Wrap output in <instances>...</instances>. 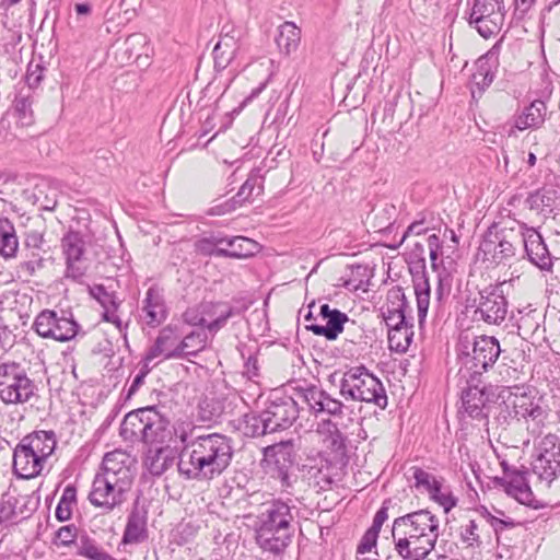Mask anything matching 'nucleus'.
<instances>
[{
	"mask_svg": "<svg viewBox=\"0 0 560 560\" xmlns=\"http://www.w3.org/2000/svg\"><path fill=\"white\" fill-rule=\"evenodd\" d=\"M178 438L183 448L177 468L179 475L186 479L210 481L222 475L231 465L234 454L231 438L210 433L189 440L186 431H182Z\"/></svg>",
	"mask_w": 560,
	"mask_h": 560,
	"instance_id": "f257e3e1",
	"label": "nucleus"
},
{
	"mask_svg": "<svg viewBox=\"0 0 560 560\" xmlns=\"http://www.w3.org/2000/svg\"><path fill=\"white\" fill-rule=\"evenodd\" d=\"M132 483L130 456L118 450L109 452L94 476L88 500L93 506L110 513L127 501Z\"/></svg>",
	"mask_w": 560,
	"mask_h": 560,
	"instance_id": "f03ea898",
	"label": "nucleus"
},
{
	"mask_svg": "<svg viewBox=\"0 0 560 560\" xmlns=\"http://www.w3.org/2000/svg\"><path fill=\"white\" fill-rule=\"evenodd\" d=\"M292 506L281 500L269 502L258 516L257 544L275 555L282 552L294 533Z\"/></svg>",
	"mask_w": 560,
	"mask_h": 560,
	"instance_id": "7ed1b4c3",
	"label": "nucleus"
},
{
	"mask_svg": "<svg viewBox=\"0 0 560 560\" xmlns=\"http://www.w3.org/2000/svg\"><path fill=\"white\" fill-rule=\"evenodd\" d=\"M521 244L522 226L520 221L493 222L482 234L478 255L489 266H506L516 258Z\"/></svg>",
	"mask_w": 560,
	"mask_h": 560,
	"instance_id": "20e7f679",
	"label": "nucleus"
},
{
	"mask_svg": "<svg viewBox=\"0 0 560 560\" xmlns=\"http://www.w3.org/2000/svg\"><path fill=\"white\" fill-rule=\"evenodd\" d=\"M57 445L54 431H34L25 435L13 450V472L20 479L39 476Z\"/></svg>",
	"mask_w": 560,
	"mask_h": 560,
	"instance_id": "39448f33",
	"label": "nucleus"
},
{
	"mask_svg": "<svg viewBox=\"0 0 560 560\" xmlns=\"http://www.w3.org/2000/svg\"><path fill=\"white\" fill-rule=\"evenodd\" d=\"M338 388L345 401L374 404L382 410L388 405L383 383L364 365L352 366L345 371L339 378Z\"/></svg>",
	"mask_w": 560,
	"mask_h": 560,
	"instance_id": "423d86ee",
	"label": "nucleus"
},
{
	"mask_svg": "<svg viewBox=\"0 0 560 560\" xmlns=\"http://www.w3.org/2000/svg\"><path fill=\"white\" fill-rule=\"evenodd\" d=\"M38 398V386L25 366L15 361L0 364V400L4 405H33Z\"/></svg>",
	"mask_w": 560,
	"mask_h": 560,
	"instance_id": "0eeeda50",
	"label": "nucleus"
},
{
	"mask_svg": "<svg viewBox=\"0 0 560 560\" xmlns=\"http://www.w3.org/2000/svg\"><path fill=\"white\" fill-rule=\"evenodd\" d=\"M504 282L489 283L482 288L477 287V294L467 298L466 310H472L474 320L487 325L500 326L509 313V301L503 292Z\"/></svg>",
	"mask_w": 560,
	"mask_h": 560,
	"instance_id": "6e6552de",
	"label": "nucleus"
},
{
	"mask_svg": "<svg viewBox=\"0 0 560 560\" xmlns=\"http://www.w3.org/2000/svg\"><path fill=\"white\" fill-rule=\"evenodd\" d=\"M294 440H283L262 448L264 462L271 472V477L279 480L282 488H291L296 481L294 466L296 464Z\"/></svg>",
	"mask_w": 560,
	"mask_h": 560,
	"instance_id": "1a4fd4ad",
	"label": "nucleus"
},
{
	"mask_svg": "<svg viewBox=\"0 0 560 560\" xmlns=\"http://www.w3.org/2000/svg\"><path fill=\"white\" fill-rule=\"evenodd\" d=\"M33 328L43 338L66 342L79 334L80 325L69 311L44 310L36 316Z\"/></svg>",
	"mask_w": 560,
	"mask_h": 560,
	"instance_id": "9d476101",
	"label": "nucleus"
},
{
	"mask_svg": "<svg viewBox=\"0 0 560 560\" xmlns=\"http://www.w3.org/2000/svg\"><path fill=\"white\" fill-rule=\"evenodd\" d=\"M466 382L467 387L462 393L463 409L471 419L488 425L491 407L495 402L492 387L479 376H468Z\"/></svg>",
	"mask_w": 560,
	"mask_h": 560,
	"instance_id": "9b49d317",
	"label": "nucleus"
},
{
	"mask_svg": "<svg viewBox=\"0 0 560 560\" xmlns=\"http://www.w3.org/2000/svg\"><path fill=\"white\" fill-rule=\"evenodd\" d=\"M532 470L540 480L551 483L560 475V435L547 434L535 447Z\"/></svg>",
	"mask_w": 560,
	"mask_h": 560,
	"instance_id": "f8f14e48",
	"label": "nucleus"
},
{
	"mask_svg": "<svg viewBox=\"0 0 560 560\" xmlns=\"http://www.w3.org/2000/svg\"><path fill=\"white\" fill-rule=\"evenodd\" d=\"M44 234L38 231L25 233L22 247H19L20 261L16 266V276L23 281H28L38 270L45 267L43 254Z\"/></svg>",
	"mask_w": 560,
	"mask_h": 560,
	"instance_id": "ddd939ff",
	"label": "nucleus"
},
{
	"mask_svg": "<svg viewBox=\"0 0 560 560\" xmlns=\"http://www.w3.org/2000/svg\"><path fill=\"white\" fill-rule=\"evenodd\" d=\"M61 249L66 260L65 277L80 281L90 267L85 255V241L81 233L70 231L61 238Z\"/></svg>",
	"mask_w": 560,
	"mask_h": 560,
	"instance_id": "4468645a",
	"label": "nucleus"
},
{
	"mask_svg": "<svg viewBox=\"0 0 560 560\" xmlns=\"http://www.w3.org/2000/svg\"><path fill=\"white\" fill-rule=\"evenodd\" d=\"M500 353V343L495 337L487 335L476 337L472 343V354L466 353L465 365L469 371V376L482 378L483 373L497 362Z\"/></svg>",
	"mask_w": 560,
	"mask_h": 560,
	"instance_id": "2eb2a0df",
	"label": "nucleus"
},
{
	"mask_svg": "<svg viewBox=\"0 0 560 560\" xmlns=\"http://www.w3.org/2000/svg\"><path fill=\"white\" fill-rule=\"evenodd\" d=\"M440 521L431 511L423 509L399 516L393 523V538L397 534H417L430 538H439Z\"/></svg>",
	"mask_w": 560,
	"mask_h": 560,
	"instance_id": "dca6fc26",
	"label": "nucleus"
},
{
	"mask_svg": "<svg viewBox=\"0 0 560 560\" xmlns=\"http://www.w3.org/2000/svg\"><path fill=\"white\" fill-rule=\"evenodd\" d=\"M244 35V30L234 23L226 22L222 25L219 40L212 51L215 70L221 71L228 68L241 48Z\"/></svg>",
	"mask_w": 560,
	"mask_h": 560,
	"instance_id": "f3484780",
	"label": "nucleus"
},
{
	"mask_svg": "<svg viewBox=\"0 0 560 560\" xmlns=\"http://www.w3.org/2000/svg\"><path fill=\"white\" fill-rule=\"evenodd\" d=\"M395 550L397 556H388L385 560H423L434 550L438 539L417 534H397Z\"/></svg>",
	"mask_w": 560,
	"mask_h": 560,
	"instance_id": "a211bd4d",
	"label": "nucleus"
},
{
	"mask_svg": "<svg viewBox=\"0 0 560 560\" xmlns=\"http://www.w3.org/2000/svg\"><path fill=\"white\" fill-rule=\"evenodd\" d=\"M273 431L290 428L299 417V407L294 398L288 395H273L265 409Z\"/></svg>",
	"mask_w": 560,
	"mask_h": 560,
	"instance_id": "6ab92c4d",
	"label": "nucleus"
},
{
	"mask_svg": "<svg viewBox=\"0 0 560 560\" xmlns=\"http://www.w3.org/2000/svg\"><path fill=\"white\" fill-rule=\"evenodd\" d=\"M522 244L528 260L541 270H549L552 260L541 234L534 228L521 222Z\"/></svg>",
	"mask_w": 560,
	"mask_h": 560,
	"instance_id": "aec40b11",
	"label": "nucleus"
},
{
	"mask_svg": "<svg viewBox=\"0 0 560 560\" xmlns=\"http://www.w3.org/2000/svg\"><path fill=\"white\" fill-rule=\"evenodd\" d=\"M528 470L522 468L513 469L512 474L508 477H494L493 482L504 489L505 493L514 498L521 504L534 506V494L526 478Z\"/></svg>",
	"mask_w": 560,
	"mask_h": 560,
	"instance_id": "412c9836",
	"label": "nucleus"
},
{
	"mask_svg": "<svg viewBox=\"0 0 560 560\" xmlns=\"http://www.w3.org/2000/svg\"><path fill=\"white\" fill-rule=\"evenodd\" d=\"M318 317L325 322V324L311 323L306 324V329L312 331L316 336H323L327 340H336L342 332L345 324L349 322V317L346 313L330 308L328 304H322L319 306Z\"/></svg>",
	"mask_w": 560,
	"mask_h": 560,
	"instance_id": "4be33fe9",
	"label": "nucleus"
},
{
	"mask_svg": "<svg viewBox=\"0 0 560 560\" xmlns=\"http://www.w3.org/2000/svg\"><path fill=\"white\" fill-rule=\"evenodd\" d=\"M298 395L314 415L324 412L329 416H341L343 413V402L316 386L301 388Z\"/></svg>",
	"mask_w": 560,
	"mask_h": 560,
	"instance_id": "5701e85b",
	"label": "nucleus"
},
{
	"mask_svg": "<svg viewBox=\"0 0 560 560\" xmlns=\"http://www.w3.org/2000/svg\"><path fill=\"white\" fill-rule=\"evenodd\" d=\"M246 311V306L238 307L228 302H203L201 312L206 316L207 330L214 336L220 331L228 320L234 316H240Z\"/></svg>",
	"mask_w": 560,
	"mask_h": 560,
	"instance_id": "b1692460",
	"label": "nucleus"
},
{
	"mask_svg": "<svg viewBox=\"0 0 560 560\" xmlns=\"http://www.w3.org/2000/svg\"><path fill=\"white\" fill-rule=\"evenodd\" d=\"M168 310L166 306L164 291L158 285L150 287L142 301L141 317L150 327H158L166 320Z\"/></svg>",
	"mask_w": 560,
	"mask_h": 560,
	"instance_id": "393cba45",
	"label": "nucleus"
},
{
	"mask_svg": "<svg viewBox=\"0 0 560 560\" xmlns=\"http://www.w3.org/2000/svg\"><path fill=\"white\" fill-rule=\"evenodd\" d=\"M408 302L401 287L396 285L387 291L386 303L382 308V315L387 327H396L409 322L406 315Z\"/></svg>",
	"mask_w": 560,
	"mask_h": 560,
	"instance_id": "a878e982",
	"label": "nucleus"
},
{
	"mask_svg": "<svg viewBox=\"0 0 560 560\" xmlns=\"http://www.w3.org/2000/svg\"><path fill=\"white\" fill-rule=\"evenodd\" d=\"M148 511L136 501L127 517L121 542L137 545L148 539Z\"/></svg>",
	"mask_w": 560,
	"mask_h": 560,
	"instance_id": "bb28decb",
	"label": "nucleus"
},
{
	"mask_svg": "<svg viewBox=\"0 0 560 560\" xmlns=\"http://www.w3.org/2000/svg\"><path fill=\"white\" fill-rule=\"evenodd\" d=\"M183 332L178 325L170 324L163 327L154 341V345L147 351L144 361L151 362L159 355H164V360H171L167 353L172 352L177 346Z\"/></svg>",
	"mask_w": 560,
	"mask_h": 560,
	"instance_id": "cd10ccee",
	"label": "nucleus"
},
{
	"mask_svg": "<svg viewBox=\"0 0 560 560\" xmlns=\"http://www.w3.org/2000/svg\"><path fill=\"white\" fill-rule=\"evenodd\" d=\"M147 417L144 420L145 430L143 431V443L154 444L164 443L166 438L170 435L168 425L170 420L163 416L156 406H150Z\"/></svg>",
	"mask_w": 560,
	"mask_h": 560,
	"instance_id": "c85d7f7f",
	"label": "nucleus"
},
{
	"mask_svg": "<svg viewBox=\"0 0 560 560\" xmlns=\"http://www.w3.org/2000/svg\"><path fill=\"white\" fill-rule=\"evenodd\" d=\"M262 190V178L257 174L249 175L238 189L237 194L224 205L219 206V208H221L219 213L230 212L242 207L246 202H252L254 200V196L261 195Z\"/></svg>",
	"mask_w": 560,
	"mask_h": 560,
	"instance_id": "c756f323",
	"label": "nucleus"
},
{
	"mask_svg": "<svg viewBox=\"0 0 560 560\" xmlns=\"http://www.w3.org/2000/svg\"><path fill=\"white\" fill-rule=\"evenodd\" d=\"M152 52L148 36L143 33H133L125 40V54L139 67H147Z\"/></svg>",
	"mask_w": 560,
	"mask_h": 560,
	"instance_id": "7c9ffc66",
	"label": "nucleus"
},
{
	"mask_svg": "<svg viewBox=\"0 0 560 560\" xmlns=\"http://www.w3.org/2000/svg\"><path fill=\"white\" fill-rule=\"evenodd\" d=\"M207 335L202 331H191L184 336L174 350L167 353L168 358L187 359L189 355L196 357L206 348Z\"/></svg>",
	"mask_w": 560,
	"mask_h": 560,
	"instance_id": "2f4dec72",
	"label": "nucleus"
},
{
	"mask_svg": "<svg viewBox=\"0 0 560 560\" xmlns=\"http://www.w3.org/2000/svg\"><path fill=\"white\" fill-rule=\"evenodd\" d=\"M547 106L544 101L535 100L515 118V127L518 130L539 128L546 118Z\"/></svg>",
	"mask_w": 560,
	"mask_h": 560,
	"instance_id": "473e14b6",
	"label": "nucleus"
},
{
	"mask_svg": "<svg viewBox=\"0 0 560 560\" xmlns=\"http://www.w3.org/2000/svg\"><path fill=\"white\" fill-rule=\"evenodd\" d=\"M223 250H219L221 257L246 258L253 256L258 250V244L245 236L225 237Z\"/></svg>",
	"mask_w": 560,
	"mask_h": 560,
	"instance_id": "72a5a7b5",
	"label": "nucleus"
},
{
	"mask_svg": "<svg viewBox=\"0 0 560 560\" xmlns=\"http://www.w3.org/2000/svg\"><path fill=\"white\" fill-rule=\"evenodd\" d=\"M148 410H150V406L127 413L120 425L121 435L126 439L143 441L144 419L149 417Z\"/></svg>",
	"mask_w": 560,
	"mask_h": 560,
	"instance_id": "f704fd0d",
	"label": "nucleus"
},
{
	"mask_svg": "<svg viewBox=\"0 0 560 560\" xmlns=\"http://www.w3.org/2000/svg\"><path fill=\"white\" fill-rule=\"evenodd\" d=\"M25 198L39 210L52 211L57 206V189L42 183L24 191Z\"/></svg>",
	"mask_w": 560,
	"mask_h": 560,
	"instance_id": "c9c22d12",
	"label": "nucleus"
},
{
	"mask_svg": "<svg viewBox=\"0 0 560 560\" xmlns=\"http://www.w3.org/2000/svg\"><path fill=\"white\" fill-rule=\"evenodd\" d=\"M301 42V30L293 22H284L278 27L276 43L279 50L289 56L296 51Z\"/></svg>",
	"mask_w": 560,
	"mask_h": 560,
	"instance_id": "e433bc0d",
	"label": "nucleus"
},
{
	"mask_svg": "<svg viewBox=\"0 0 560 560\" xmlns=\"http://www.w3.org/2000/svg\"><path fill=\"white\" fill-rule=\"evenodd\" d=\"M241 430L245 436L258 438L275 432L265 410L260 413L249 412L243 417Z\"/></svg>",
	"mask_w": 560,
	"mask_h": 560,
	"instance_id": "4c0bfd02",
	"label": "nucleus"
},
{
	"mask_svg": "<svg viewBox=\"0 0 560 560\" xmlns=\"http://www.w3.org/2000/svg\"><path fill=\"white\" fill-rule=\"evenodd\" d=\"M19 250V240L13 223L0 217V256L4 259L14 258Z\"/></svg>",
	"mask_w": 560,
	"mask_h": 560,
	"instance_id": "58836bf2",
	"label": "nucleus"
},
{
	"mask_svg": "<svg viewBox=\"0 0 560 560\" xmlns=\"http://www.w3.org/2000/svg\"><path fill=\"white\" fill-rule=\"evenodd\" d=\"M413 325L406 322L396 327H388L389 348L396 352L404 353L408 350L413 338Z\"/></svg>",
	"mask_w": 560,
	"mask_h": 560,
	"instance_id": "ea45409f",
	"label": "nucleus"
},
{
	"mask_svg": "<svg viewBox=\"0 0 560 560\" xmlns=\"http://www.w3.org/2000/svg\"><path fill=\"white\" fill-rule=\"evenodd\" d=\"M518 317L515 318L517 335L523 339L532 337L539 328L541 314L536 308L526 307L518 311Z\"/></svg>",
	"mask_w": 560,
	"mask_h": 560,
	"instance_id": "a19ab883",
	"label": "nucleus"
},
{
	"mask_svg": "<svg viewBox=\"0 0 560 560\" xmlns=\"http://www.w3.org/2000/svg\"><path fill=\"white\" fill-rule=\"evenodd\" d=\"M75 555L90 560H117L106 552L95 539L81 535L75 542Z\"/></svg>",
	"mask_w": 560,
	"mask_h": 560,
	"instance_id": "79ce46f5",
	"label": "nucleus"
},
{
	"mask_svg": "<svg viewBox=\"0 0 560 560\" xmlns=\"http://www.w3.org/2000/svg\"><path fill=\"white\" fill-rule=\"evenodd\" d=\"M318 432L325 433V441L328 443V447L335 452L343 454L346 451V436L339 430L337 423L331 420H323L318 424Z\"/></svg>",
	"mask_w": 560,
	"mask_h": 560,
	"instance_id": "37998d69",
	"label": "nucleus"
},
{
	"mask_svg": "<svg viewBox=\"0 0 560 560\" xmlns=\"http://www.w3.org/2000/svg\"><path fill=\"white\" fill-rule=\"evenodd\" d=\"M503 21L504 14H494L491 18L469 15L468 20L469 24L475 25V28L483 38H490L497 34L501 30Z\"/></svg>",
	"mask_w": 560,
	"mask_h": 560,
	"instance_id": "c03bdc74",
	"label": "nucleus"
},
{
	"mask_svg": "<svg viewBox=\"0 0 560 560\" xmlns=\"http://www.w3.org/2000/svg\"><path fill=\"white\" fill-rule=\"evenodd\" d=\"M555 195V190L540 188L530 192L526 198L525 203L528 209L536 212L545 210L551 211L556 200Z\"/></svg>",
	"mask_w": 560,
	"mask_h": 560,
	"instance_id": "a18cd8bd",
	"label": "nucleus"
},
{
	"mask_svg": "<svg viewBox=\"0 0 560 560\" xmlns=\"http://www.w3.org/2000/svg\"><path fill=\"white\" fill-rule=\"evenodd\" d=\"M415 293L417 296L419 324L421 325L427 317L430 304V285L427 278L423 277L420 281L415 283Z\"/></svg>",
	"mask_w": 560,
	"mask_h": 560,
	"instance_id": "49530a36",
	"label": "nucleus"
},
{
	"mask_svg": "<svg viewBox=\"0 0 560 560\" xmlns=\"http://www.w3.org/2000/svg\"><path fill=\"white\" fill-rule=\"evenodd\" d=\"M224 412L223 404L218 399H205L199 405L198 417L203 422H218Z\"/></svg>",
	"mask_w": 560,
	"mask_h": 560,
	"instance_id": "de8ad7c7",
	"label": "nucleus"
},
{
	"mask_svg": "<svg viewBox=\"0 0 560 560\" xmlns=\"http://www.w3.org/2000/svg\"><path fill=\"white\" fill-rule=\"evenodd\" d=\"M171 453L170 450L163 447L155 451L154 456L150 458L149 463V469L152 475L161 476L173 465L174 457Z\"/></svg>",
	"mask_w": 560,
	"mask_h": 560,
	"instance_id": "09e8293b",
	"label": "nucleus"
},
{
	"mask_svg": "<svg viewBox=\"0 0 560 560\" xmlns=\"http://www.w3.org/2000/svg\"><path fill=\"white\" fill-rule=\"evenodd\" d=\"M503 0H475L470 15L491 18L494 14H504Z\"/></svg>",
	"mask_w": 560,
	"mask_h": 560,
	"instance_id": "8fccbe9b",
	"label": "nucleus"
},
{
	"mask_svg": "<svg viewBox=\"0 0 560 560\" xmlns=\"http://www.w3.org/2000/svg\"><path fill=\"white\" fill-rule=\"evenodd\" d=\"M516 408V404H514L513 406L509 405L505 401L498 404V406L495 407L497 411L493 418V422L497 424V427L501 428L502 430H506L511 421L515 419L520 413V411Z\"/></svg>",
	"mask_w": 560,
	"mask_h": 560,
	"instance_id": "3c124183",
	"label": "nucleus"
},
{
	"mask_svg": "<svg viewBox=\"0 0 560 560\" xmlns=\"http://www.w3.org/2000/svg\"><path fill=\"white\" fill-rule=\"evenodd\" d=\"M411 470L416 488H423L428 493L438 491V486L441 481L434 476L419 467H412Z\"/></svg>",
	"mask_w": 560,
	"mask_h": 560,
	"instance_id": "603ef678",
	"label": "nucleus"
},
{
	"mask_svg": "<svg viewBox=\"0 0 560 560\" xmlns=\"http://www.w3.org/2000/svg\"><path fill=\"white\" fill-rule=\"evenodd\" d=\"M225 238L223 236L212 235L210 237H203L196 243L197 250L206 256L221 257L218 253L223 250V243Z\"/></svg>",
	"mask_w": 560,
	"mask_h": 560,
	"instance_id": "864d4df0",
	"label": "nucleus"
},
{
	"mask_svg": "<svg viewBox=\"0 0 560 560\" xmlns=\"http://www.w3.org/2000/svg\"><path fill=\"white\" fill-rule=\"evenodd\" d=\"M32 98L19 94L14 100V110L23 125H30L33 119Z\"/></svg>",
	"mask_w": 560,
	"mask_h": 560,
	"instance_id": "5fc2aeb1",
	"label": "nucleus"
},
{
	"mask_svg": "<svg viewBox=\"0 0 560 560\" xmlns=\"http://www.w3.org/2000/svg\"><path fill=\"white\" fill-rule=\"evenodd\" d=\"M429 497L439 503L445 513H448L457 504V498L450 490L443 491L442 482L438 486V491L430 492Z\"/></svg>",
	"mask_w": 560,
	"mask_h": 560,
	"instance_id": "6e6d98bb",
	"label": "nucleus"
},
{
	"mask_svg": "<svg viewBox=\"0 0 560 560\" xmlns=\"http://www.w3.org/2000/svg\"><path fill=\"white\" fill-rule=\"evenodd\" d=\"M91 294L101 303L104 311L108 308H118L119 303L116 301V296L109 293L104 285L98 284L91 289Z\"/></svg>",
	"mask_w": 560,
	"mask_h": 560,
	"instance_id": "4d7b16f0",
	"label": "nucleus"
},
{
	"mask_svg": "<svg viewBox=\"0 0 560 560\" xmlns=\"http://www.w3.org/2000/svg\"><path fill=\"white\" fill-rule=\"evenodd\" d=\"M494 48L477 59L475 73L485 74L487 72V74H494L493 68L498 63V54L494 51Z\"/></svg>",
	"mask_w": 560,
	"mask_h": 560,
	"instance_id": "13d9d810",
	"label": "nucleus"
},
{
	"mask_svg": "<svg viewBox=\"0 0 560 560\" xmlns=\"http://www.w3.org/2000/svg\"><path fill=\"white\" fill-rule=\"evenodd\" d=\"M477 529L478 525L474 520L469 521L467 525L462 527L460 539L468 547H479L482 544L477 533Z\"/></svg>",
	"mask_w": 560,
	"mask_h": 560,
	"instance_id": "bf43d9fd",
	"label": "nucleus"
},
{
	"mask_svg": "<svg viewBox=\"0 0 560 560\" xmlns=\"http://www.w3.org/2000/svg\"><path fill=\"white\" fill-rule=\"evenodd\" d=\"M56 538L59 545L69 546L78 541L77 527L74 525H66L60 527L56 533Z\"/></svg>",
	"mask_w": 560,
	"mask_h": 560,
	"instance_id": "052dcab7",
	"label": "nucleus"
},
{
	"mask_svg": "<svg viewBox=\"0 0 560 560\" xmlns=\"http://www.w3.org/2000/svg\"><path fill=\"white\" fill-rule=\"evenodd\" d=\"M378 534L380 532L370 527L363 535L360 544L358 545L357 552L365 553L371 551V549L376 545Z\"/></svg>",
	"mask_w": 560,
	"mask_h": 560,
	"instance_id": "680f3d73",
	"label": "nucleus"
},
{
	"mask_svg": "<svg viewBox=\"0 0 560 560\" xmlns=\"http://www.w3.org/2000/svg\"><path fill=\"white\" fill-rule=\"evenodd\" d=\"M184 323L190 326H200L207 328L206 316L201 312V304L198 310H187L183 314Z\"/></svg>",
	"mask_w": 560,
	"mask_h": 560,
	"instance_id": "e2e57ef3",
	"label": "nucleus"
},
{
	"mask_svg": "<svg viewBox=\"0 0 560 560\" xmlns=\"http://www.w3.org/2000/svg\"><path fill=\"white\" fill-rule=\"evenodd\" d=\"M428 245L430 249V260H431V267L433 270L439 269L440 264V255H441V246H440V240L435 234H432L428 238Z\"/></svg>",
	"mask_w": 560,
	"mask_h": 560,
	"instance_id": "0e129e2a",
	"label": "nucleus"
},
{
	"mask_svg": "<svg viewBox=\"0 0 560 560\" xmlns=\"http://www.w3.org/2000/svg\"><path fill=\"white\" fill-rule=\"evenodd\" d=\"M489 524L493 528L498 539H499V536L503 533V530L509 529V528H514L515 526L518 525V523H516L514 520H512L510 517L501 518L498 516L490 517Z\"/></svg>",
	"mask_w": 560,
	"mask_h": 560,
	"instance_id": "69168bd1",
	"label": "nucleus"
},
{
	"mask_svg": "<svg viewBox=\"0 0 560 560\" xmlns=\"http://www.w3.org/2000/svg\"><path fill=\"white\" fill-rule=\"evenodd\" d=\"M390 503V500H385L380 508V510L375 513L373 523L371 528L380 532L385 521L388 518V504Z\"/></svg>",
	"mask_w": 560,
	"mask_h": 560,
	"instance_id": "338daca9",
	"label": "nucleus"
},
{
	"mask_svg": "<svg viewBox=\"0 0 560 560\" xmlns=\"http://www.w3.org/2000/svg\"><path fill=\"white\" fill-rule=\"evenodd\" d=\"M150 372L149 362L144 361V365L141 368L139 373L135 376L132 380L129 389H128V396L133 395L139 387L144 383V378Z\"/></svg>",
	"mask_w": 560,
	"mask_h": 560,
	"instance_id": "774afa93",
	"label": "nucleus"
}]
</instances>
